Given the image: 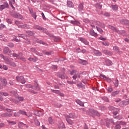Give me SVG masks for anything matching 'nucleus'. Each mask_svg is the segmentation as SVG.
Listing matches in <instances>:
<instances>
[{
	"label": "nucleus",
	"instance_id": "52",
	"mask_svg": "<svg viewBox=\"0 0 129 129\" xmlns=\"http://www.w3.org/2000/svg\"><path fill=\"white\" fill-rule=\"evenodd\" d=\"M67 83H68V84L73 85V84H76V82H74V81H67Z\"/></svg>",
	"mask_w": 129,
	"mask_h": 129
},
{
	"label": "nucleus",
	"instance_id": "62",
	"mask_svg": "<svg viewBox=\"0 0 129 129\" xmlns=\"http://www.w3.org/2000/svg\"><path fill=\"white\" fill-rule=\"evenodd\" d=\"M7 23H8V24H12L13 21H12V20L10 19H7Z\"/></svg>",
	"mask_w": 129,
	"mask_h": 129
},
{
	"label": "nucleus",
	"instance_id": "35",
	"mask_svg": "<svg viewBox=\"0 0 129 129\" xmlns=\"http://www.w3.org/2000/svg\"><path fill=\"white\" fill-rule=\"evenodd\" d=\"M120 23L121 24H122V25H127V20H124V19H122L120 21Z\"/></svg>",
	"mask_w": 129,
	"mask_h": 129
},
{
	"label": "nucleus",
	"instance_id": "18",
	"mask_svg": "<svg viewBox=\"0 0 129 129\" xmlns=\"http://www.w3.org/2000/svg\"><path fill=\"white\" fill-rule=\"evenodd\" d=\"M66 120L67 121V122H68V123H69V124H73V123H74V122H73V121H72V120L70 119V118H69V116H66Z\"/></svg>",
	"mask_w": 129,
	"mask_h": 129
},
{
	"label": "nucleus",
	"instance_id": "14",
	"mask_svg": "<svg viewBox=\"0 0 129 129\" xmlns=\"http://www.w3.org/2000/svg\"><path fill=\"white\" fill-rule=\"evenodd\" d=\"M80 40L82 42L84 43L85 45H89V42H88L86 39L85 38H83L82 37H81L80 38Z\"/></svg>",
	"mask_w": 129,
	"mask_h": 129
},
{
	"label": "nucleus",
	"instance_id": "7",
	"mask_svg": "<svg viewBox=\"0 0 129 129\" xmlns=\"http://www.w3.org/2000/svg\"><path fill=\"white\" fill-rule=\"evenodd\" d=\"M12 17H13V18H17L19 20H24V17H23L22 15L20 14L19 13H17L16 12H14L12 14Z\"/></svg>",
	"mask_w": 129,
	"mask_h": 129
},
{
	"label": "nucleus",
	"instance_id": "49",
	"mask_svg": "<svg viewBox=\"0 0 129 129\" xmlns=\"http://www.w3.org/2000/svg\"><path fill=\"white\" fill-rule=\"evenodd\" d=\"M51 92H53L54 93H56V94H59L60 93V91L56 90H51Z\"/></svg>",
	"mask_w": 129,
	"mask_h": 129
},
{
	"label": "nucleus",
	"instance_id": "32",
	"mask_svg": "<svg viewBox=\"0 0 129 129\" xmlns=\"http://www.w3.org/2000/svg\"><path fill=\"white\" fill-rule=\"evenodd\" d=\"M120 92V91L119 90H117L116 91L113 92L112 93V96H116V95H117V94H118Z\"/></svg>",
	"mask_w": 129,
	"mask_h": 129
},
{
	"label": "nucleus",
	"instance_id": "10",
	"mask_svg": "<svg viewBox=\"0 0 129 129\" xmlns=\"http://www.w3.org/2000/svg\"><path fill=\"white\" fill-rule=\"evenodd\" d=\"M100 78H101V79L106 80L109 83H110V82H111V80H110V79L107 78V77H106V76L104 75H100Z\"/></svg>",
	"mask_w": 129,
	"mask_h": 129
},
{
	"label": "nucleus",
	"instance_id": "23",
	"mask_svg": "<svg viewBox=\"0 0 129 129\" xmlns=\"http://www.w3.org/2000/svg\"><path fill=\"white\" fill-rule=\"evenodd\" d=\"M0 81L2 82L3 86H6L7 85V80L5 79H0Z\"/></svg>",
	"mask_w": 129,
	"mask_h": 129
},
{
	"label": "nucleus",
	"instance_id": "43",
	"mask_svg": "<svg viewBox=\"0 0 129 129\" xmlns=\"http://www.w3.org/2000/svg\"><path fill=\"white\" fill-rule=\"evenodd\" d=\"M71 24H73V25H79L80 23L78 21H71Z\"/></svg>",
	"mask_w": 129,
	"mask_h": 129
},
{
	"label": "nucleus",
	"instance_id": "19",
	"mask_svg": "<svg viewBox=\"0 0 129 129\" xmlns=\"http://www.w3.org/2000/svg\"><path fill=\"white\" fill-rule=\"evenodd\" d=\"M66 116H69V118H75V117L76 118V117H77V116H76L74 113H71L69 115Z\"/></svg>",
	"mask_w": 129,
	"mask_h": 129
},
{
	"label": "nucleus",
	"instance_id": "38",
	"mask_svg": "<svg viewBox=\"0 0 129 129\" xmlns=\"http://www.w3.org/2000/svg\"><path fill=\"white\" fill-rule=\"evenodd\" d=\"M48 122L50 124H53L54 121L53 119L51 117H49L48 118Z\"/></svg>",
	"mask_w": 129,
	"mask_h": 129
},
{
	"label": "nucleus",
	"instance_id": "50",
	"mask_svg": "<svg viewBox=\"0 0 129 129\" xmlns=\"http://www.w3.org/2000/svg\"><path fill=\"white\" fill-rule=\"evenodd\" d=\"M26 33L30 36H34L35 35V33L32 31H26Z\"/></svg>",
	"mask_w": 129,
	"mask_h": 129
},
{
	"label": "nucleus",
	"instance_id": "6",
	"mask_svg": "<svg viewBox=\"0 0 129 129\" xmlns=\"http://www.w3.org/2000/svg\"><path fill=\"white\" fill-rule=\"evenodd\" d=\"M16 80L17 82H21L22 84H25L26 83V80L25 79V78H24V76H17Z\"/></svg>",
	"mask_w": 129,
	"mask_h": 129
},
{
	"label": "nucleus",
	"instance_id": "20",
	"mask_svg": "<svg viewBox=\"0 0 129 129\" xmlns=\"http://www.w3.org/2000/svg\"><path fill=\"white\" fill-rule=\"evenodd\" d=\"M42 52L44 55H47L48 56H50V55H53V54H54V51H52L49 52H47L43 50Z\"/></svg>",
	"mask_w": 129,
	"mask_h": 129
},
{
	"label": "nucleus",
	"instance_id": "24",
	"mask_svg": "<svg viewBox=\"0 0 129 129\" xmlns=\"http://www.w3.org/2000/svg\"><path fill=\"white\" fill-rule=\"evenodd\" d=\"M113 50L114 51V52H116L117 53H120V51H119V48L117 46H114L113 47Z\"/></svg>",
	"mask_w": 129,
	"mask_h": 129
},
{
	"label": "nucleus",
	"instance_id": "58",
	"mask_svg": "<svg viewBox=\"0 0 129 129\" xmlns=\"http://www.w3.org/2000/svg\"><path fill=\"white\" fill-rule=\"evenodd\" d=\"M119 106H121V107H122L123 106H124V102L123 101H121V102H120L119 103Z\"/></svg>",
	"mask_w": 129,
	"mask_h": 129
},
{
	"label": "nucleus",
	"instance_id": "55",
	"mask_svg": "<svg viewBox=\"0 0 129 129\" xmlns=\"http://www.w3.org/2000/svg\"><path fill=\"white\" fill-rule=\"evenodd\" d=\"M124 102V105H127V104H129V101H128V99H126L125 101H123Z\"/></svg>",
	"mask_w": 129,
	"mask_h": 129
},
{
	"label": "nucleus",
	"instance_id": "13",
	"mask_svg": "<svg viewBox=\"0 0 129 129\" xmlns=\"http://www.w3.org/2000/svg\"><path fill=\"white\" fill-rule=\"evenodd\" d=\"M19 113H20V114H22L23 115H26V116H28V117L30 116H32V113H30L29 115H28L27 114V112L21 110H20L19 111Z\"/></svg>",
	"mask_w": 129,
	"mask_h": 129
},
{
	"label": "nucleus",
	"instance_id": "16",
	"mask_svg": "<svg viewBox=\"0 0 129 129\" xmlns=\"http://www.w3.org/2000/svg\"><path fill=\"white\" fill-rule=\"evenodd\" d=\"M34 114L37 116H42L43 113L41 111H34Z\"/></svg>",
	"mask_w": 129,
	"mask_h": 129
},
{
	"label": "nucleus",
	"instance_id": "48",
	"mask_svg": "<svg viewBox=\"0 0 129 129\" xmlns=\"http://www.w3.org/2000/svg\"><path fill=\"white\" fill-rule=\"evenodd\" d=\"M114 118H116V119H121L122 118V115H119L118 116H114Z\"/></svg>",
	"mask_w": 129,
	"mask_h": 129
},
{
	"label": "nucleus",
	"instance_id": "3",
	"mask_svg": "<svg viewBox=\"0 0 129 129\" xmlns=\"http://www.w3.org/2000/svg\"><path fill=\"white\" fill-rule=\"evenodd\" d=\"M107 121H110V122H112V123H113L114 124V121L113 120V119H104L102 120L101 121V124H106V126L107 127H109L110 126V123Z\"/></svg>",
	"mask_w": 129,
	"mask_h": 129
},
{
	"label": "nucleus",
	"instance_id": "44",
	"mask_svg": "<svg viewBox=\"0 0 129 129\" xmlns=\"http://www.w3.org/2000/svg\"><path fill=\"white\" fill-rule=\"evenodd\" d=\"M18 36L20 38H22L23 39H25V40H26L27 37H28L24 34H19Z\"/></svg>",
	"mask_w": 129,
	"mask_h": 129
},
{
	"label": "nucleus",
	"instance_id": "22",
	"mask_svg": "<svg viewBox=\"0 0 129 129\" xmlns=\"http://www.w3.org/2000/svg\"><path fill=\"white\" fill-rule=\"evenodd\" d=\"M94 53L95 54V55H96V56H101V55H102L101 52L97 50H94Z\"/></svg>",
	"mask_w": 129,
	"mask_h": 129
},
{
	"label": "nucleus",
	"instance_id": "26",
	"mask_svg": "<svg viewBox=\"0 0 129 129\" xmlns=\"http://www.w3.org/2000/svg\"><path fill=\"white\" fill-rule=\"evenodd\" d=\"M90 35H91V36H93V37H97V36H98V34L95 33L94 32V30H91L90 32Z\"/></svg>",
	"mask_w": 129,
	"mask_h": 129
},
{
	"label": "nucleus",
	"instance_id": "5",
	"mask_svg": "<svg viewBox=\"0 0 129 129\" xmlns=\"http://www.w3.org/2000/svg\"><path fill=\"white\" fill-rule=\"evenodd\" d=\"M11 101H12V102H14V103H16V104H20L21 103L20 101H23L24 100V98L22 97H19L17 98H16V100H15V99H11Z\"/></svg>",
	"mask_w": 129,
	"mask_h": 129
},
{
	"label": "nucleus",
	"instance_id": "34",
	"mask_svg": "<svg viewBox=\"0 0 129 129\" xmlns=\"http://www.w3.org/2000/svg\"><path fill=\"white\" fill-rule=\"evenodd\" d=\"M19 28H22V29H29V25L24 24L19 26Z\"/></svg>",
	"mask_w": 129,
	"mask_h": 129
},
{
	"label": "nucleus",
	"instance_id": "46",
	"mask_svg": "<svg viewBox=\"0 0 129 129\" xmlns=\"http://www.w3.org/2000/svg\"><path fill=\"white\" fill-rule=\"evenodd\" d=\"M96 28L97 29V31L100 33V34H102L103 33V30L101 28H98L97 26H96Z\"/></svg>",
	"mask_w": 129,
	"mask_h": 129
},
{
	"label": "nucleus",
	"instance_id": "2",
	"mask_svg": "<svg viewBox=\"0 0 129 129\" xmlns=\"http://www.w3.org/2000/svg\"><path fill=\"white\" fill-rule=\"evenodd\" d=\"M108 28L109 29H110L111 30L113 31V32H115V33H118V34H120L122 36H125L126 34L124 30L119 31L115 27L111 25H108Z\"/></svg>",
	"mask_w": 129,
	"mask_h": 129
},
{
	"label": "nucleus",
	"instance_id": "31",
	"mask_svg": "<svg viewBox=\"0 0 129 129\" xmlns=\"http://www.w3.org/2000/svg\"><path fill=\"white\" fill-rule=\"evenodd\" d=\"M76 102L78 104H79V105H80L81 106H84V103H83V102L80 100H77Z\"/></svg>",
	"mask_w": 129,
	"mask_h": 129
},
{
	"label": "nucleus",
	"instance_id": "40",
	"mask_svg": "<svg viewBox=\"0 0 129 129\" xmlns=\"http://www.w3.org/2000/svg\"><path fill=\"white\" fill-rule=\"evenodd\" d=\"M106 63L107 66H110L111 65H112V62H111V61L109 60H106Z\"/></svg>",
	"mask_w": 129,
	"mask_h": 129
},
{
	"label": "nucleus",
	"instance_id": "64",
	"mask_svg": "<svg viewBox=\"0 0 129 129\" xmlns=\"http://www.w3.org/2000/svg\"><path fill=\"white\" fill-rule=\"evenodd\" d=\"M96 7L97 8V9H101L102 6L101 5H100V4H97V5L96 6Z\"/></svg>",
	"mask_w": 129,
	"mask_h": 129
},
{
	"label": "nucleus",
	"instance_id": "17",
	"mask_svg": "<svg viewBox=\"0 0 129 129\" xmlns=\"http://www.w3.org/2000/svg\"><path fill=\"white\" fill-rule=\"evenodd\" d=\"M34 29H36V30H38L39 31H44V28L39 26V25H35L33 27Z\"/></svg>",
	"mask_w": 129,
	"mask_h": 129
},
{
	"label": "nucleus",
	"instance_id": "33",
	"mask_svg": "<svg viewBox=\"0 0 129 129\" xmlns=\"http://www.w3.org/2000/svg\"><path fill=\"white\" fill-rule=\"evenodd\" d=\"M77 86H78V87H79L80 88H82L83 89H85V86L84 85L82 84V83H81L78 84L77 85Z\"/></svg>",
	"mask_w": 129,
	"mask_h": 129
},
{
	"label": "nucleus",
	"instance_id": "1",
	"mask_svg": "<svg viewBox=\"0 0 129 129\" xmlns=\"http://www.w3.org/2000/svg\"><path fill=\"white\" fill-rule=\"evenodd\" d=\"M25 86L27 88H29L28 91H29V92L33 93L34 94H37V93H38L37 91L40 90V87H39V84L37 81H35L34 86L31 84H26Z\"/></svg>",
	"mask_w": 129,
	"mask_h": 129
},
{
	"label": "nucleus",
	"instance_id": "60",
	"mask_svg": "<svg viewBox=\"0 0 129 129\" xmlns=\"http://www.w3.org/2000/svg\"><path fill=\"white\" fill-rule=\"evenodd\" d=\"M10 65L11 66H13V67H16L17 65L16 64V63H15V62L11 61L10 62Z\"/></svg>",
	"mask_w": 129,
	"mask_h": 129
},
{
	"label": "nucleus",
	"instance_id": "15",
	"mask_svg": "<svg viewBox=\"0 0 129 129\" xmlns=\"http://www.w3.org/2000/svg\"><path fill=\"white\" fill-rule=\"evenodd\" d=\"M79 63H80V64H81L82 65H87V64H88L87 61L80 59H79Z\"/></svg>",
	"mask_w": 129,
	"mask_h": 129
},
{
	"label": "nucleus",
	"instance_id": "29",
	"mask_svg": "<svg viewBox=\"0 0 129 129\" xmlns=\"http://www.w3.org/2000/svg\"><path fill=\"white\" fill-rule=\"evenodd\" d=\"M56 75L61 79H65V76L64 75L61 74L59 73H57Z\"/></svg>",
	"mask_w": 129,
	"mask_h": 129
},
{
	"label": "nucleus",
	"instance_id": "51",
	"mask_svg": "<svg viewBox=\"0 0 129 129\" xmlns=\"http://www.w3.org/2000/svg\"><path fill=\"white\" fill-rule=\"evenodd\" d=\"M31 50L32 52H33V53H35V54H36V55H39V54L38 53V51L37 50H36V49H35L34 48H31Z\"/></svg>",
	"mask_w": 129,
	"mask_h": 129
},
{
	"label": "nucleus",
	"instance_id": "11",
	"mask_svg": "<svg viewBox=\"0 0 129 129\" xmlns=\"http://www.w3.org/2000/svg\"><path fill=\"white\" fill-rule=\"evenodd\" d=\"M58 127L59 129H66L65 124H64V123H63V122H58Z\"/></svg>",
	"mask_w": 129,
	"mask_h": 129
},
{
	"label": "nucleus",
	"instance_id": "28",
	"mask_svg": "<svg viewBox=\"0 0 129 129\" xmlns=\"http://www.w3.org/2000/svg\"><path fill=\"white\" fill-rule=\"evenodd\" d=\"M12 56H13V57H16V58H20V57H22V53H20L19 54L16 53H14L13 54H12Z\"/></svg>",
	"mask_w": 129,
	"mask_h": 129
},
{
	"label": "nucleus",
	"instance_id": "47",
	"mask_svg": "<svg viewBox=\"0 0 129 129\" xmlns=\"http://www.w3.org/2000/svg\"><path fill=\"white\" fill-rule=\"evenodd\" d=\"M117 123H119V124H120L121 125H126V122L122 121H120L117 122Z\"/></svg>",
	"mask_w": 129,
	"mask_h": 129
},
{
	"label": "nucleus",
	"instance_id": "36",
	"mask_svg": "<svg viewBox=\"0 0 129 129\" xmlns=\"http://www.w3.org/2000/svg\"><path fill=\"white\" fill-rule=\"evenodd\" d=\"M9 51H10L9 47H6L3 50V53L4 54H8V53H9Z\"/></svg>",
	"mask_w": 129,
	"mask_h": 129
},
{
	"label": "nucleus",
	"instance_id": "37",
	"mask_svg": "<svg viewBox=\"0 0 129 129\" xmlns=\"http://www.w3.org/2000/svg\"><path fill=\"white\" fill-rule=\"evenodd\" d=\"M15 0H10L9 2V4H10V5L13 9H15V7H14V6L13 5L15 4Z\"/></svg>",
	"mask_w": 129,
	"mask_h": 129
},
{
	"label": "nucleus",
	"instance_id": "9",
	"mask_svg": "<svg viewBox=\"0 0 129 129\" xmlns=\"http://www.w3.org/2000/svg\"><path fill=\"white\" fill-rule=\"evenodd\" d=\"M101 23L99 21H95L93 23V24L91 25L92 28H93V29H95V25L98 26V27H100V24Z\"/></svg>",
	"mask_w": 129,
	"mask_h": 129
},
{
	"label": "nucleus",
	"instance_id": "41",
	"mask_svg": "<svg viewBox=\"0 0 129 129\" xmlns=\"http://www.w3.org/2000/svg\"><path fill=\"white\" fill-rule=\"evenodd\" d=\"M83 3H81L79 5V11H80L81 12V11H83Z\"/></svg>",
	"mask_w": 129,
	"mask_h": 129
},
{
	"label": "nucleus",
	"instance_id": "45",
	"mask_svg": "<svg viewBox=\"0 0 129 129\" xmlns=\"http://www.w3.org/2000/svg\"><path fill=\"white\" fill-rule=\"evenodd\" d=\"M18 125L20 128H22V126H25V125H26V124L22 122H19L18 123Z\"/></svg>",
	"mask_w": 129,
	"mask_h": 129
},
{
	"label": "nucleus",
	"instance_id": "61",
	"mask_svg": "<svg viewBox=\"0 0 129 129\" xmlns=\"http://www.w3.org/2000/svg\"><path fill=\"white\" fill-rule=\"evenodd\" d=\"M102 44L104 46H109V44L107 42H102Z\"/></svg>",
	"mask_w": 129,
	"mask_h": 129
},
{
	"label": "nucleus",
	"instance_id": "59",
	"mask_svg": "<svg viewBox=\"0 0 129 129\" xmlns=\"http://www.w3.org/2000/svg\"><path fill=\"white\" fill-rule=\"evenodd\" d=\"M114 85L116 87H117L118 86V80H116L114 82Z\"/></svg>",
	"mask_w": 129,
	"mask_h": 129
},
{
	"label": "nucleus",
	"instance_id": "8",
	"mask_svg": "<svg viewBox=\"0 0 129 129\" xmlns=\"http://www.w3.org/2000/svg\"><path fill=\"white\" fill-rule=\"evenodd\" d=\"M9 4L8 3H5L3 5H0V11H3L5 9H8Z\"/></svg>",
	"mask_w": 129,
	"mask_h": 129
},
{
	"label": "nucleus",
	"instance_id": "25",
	"mask_svg": "<svg viewBox=\"0 0 129 129\" xmlns=\"http://www.w3.org/2000/svg\"><path fill=\"white\" fill-rule=\"evenodd\" d=\"M67 5L69 8H73L74 7V5L73 4V3H72V2L71 1H68Z\"/></svg>",
	"mask_w": 129,
	"mask_h": 129
},
{
	"label": "nucleus",
	"instance_id": "54",
	"mask_svg": "<svg viewBox=\"0 0 129 129\" xmlns=\"http://www.w3.org/2000/svg\"><path fill=\"white\" fill-rule=\"evenodd\" d=\"M32 17L35 19V20H36L37 19V15H36V13L34 12L33 13L31 14Z\"/></svg>",
	"mask_w": 129,
	"mask_h": 129
},
{
	"label": "nucleus",
	"instance_id": "12",
	"mask_svg": "<svg viewBox=\"0 0 129 129\" xmlns=\"http://www.w3.org/2000/svg\"><path fill=\"white\" fill-rule=\"evenodd\" d=\"M90 111L91 113L93 114V115H97V116H100V114L97 111L91 109L90 110Z\"/></svg>",
	"mask_w": 129,
	"mask_h": 129
},
{
	"label": "nucleus",
	"instance_id": "53",
	"mask_svg": "<svg viewBox=\"0 0 129 129\" xmlns=\"http://www.w3.org/2000/svg\"><path fill=\"white\" fill-rule=\"evenodd\" d=\"M121 128V126L119 125V124H116L115 126V129H120Z\"/></svg>",
	"mask_w": 129,
	"mask_h": 129
},
{
	"label": "nucleus",
	"instance_id": "42",
	"mask_svg": "<svg viewBox=\"0 0 129 129\" xmlns=\"http://www.w3.org/2000/svg\"><path fill=\"white\" fill-rule=\"evenodd\" d=\"M8 122H9V124H11V125H15V124H17V122L14 121L8 120Z\"/></svg>",
	"mask_w": 129,
	"mask_h": 129
},
{
	"label": "nucleus",
	"instance_id": "56",
	"mask_svg": "<svg viewBox=\"0 0 129 129\" xmlns=\"http://www.w3.org/2000/svg\"><path fill=\"white\" fill-rule=\"evenodd\" d=\"M1 93H2V95H3V96H9V93L7 92H1Z\"/></svg>",
	"mask_w": 129,
	"mask_h": 129
},
{
	"label": "nucleus",
	"instance_id": "21",
	"mask_svg": "<svg viewBox=\"0 0 129 129\" xmlns=\"http://www.w3.org/2000/svg\"><path fill=\"white\" fill-rule=\"evenodd\" d=\"M12 115H13L12 113H4L2 114V116H3V117H11Z\"/></svg>",
	"mask_w": 129,
	"mask_h": 129
},
{
	"label": "nucleus",
	"instance_id": "63",
	"mask_svg": "<svg viewBox=\"0 0 129 129\" xmlns=\"http://www.w3.org/2000/svg\"><path fill=\"white\" fill-rule=\"evenodd\" d=\"M5 27L6 26L3 24H0V30H3V29H4V28H5Z\"/></svg>",
	"mask_w": 129,
	"mask_h": 129
},
{
	"label": "nucleus",
	"instance_id": "30",
	"mask_svg": "<svg viewBox=\"0 0 129 129\" xmlns=\"http://www.w3.org/2000/svg\"><path fill=\"white\" fill-rule=\"evenodd\" d=\"M28 60L29 61H33V62H37V61H38V58H37V57H34V58L29 57L28 58Z\"/></svg>",
	"mask_w": 129,
	"mask_h": 129
},
{
	"label": "nucleus",
	"instance_id": "57",
	"mask_svg": "<svg viewBox=\"0 0 129 129\" xmlns=\"http://www.w3.org/2000/svg\"><path fill=\"white\" fill-rule=\"evenodd\" d=\"M106 54L107 55H109V56H111V55H112L113 53H112V52L107 50V53Z\"/></svg>",
	"mask_w": 129,
	"mask_h": 129
},
{
	"label": "nucleus",
	"instance_id": "39",
	"mask_svg": "<svg viewBox=\"0 0 129 129\" xmlns=\"http://www.w3.org/2000/svg\"><path fill=\"white\" fill-rule=\"evenodd\" d=\"M111 7L113 11H117L118 10V6L117 5H112Z\"/></svg>",
	"mask_w": 129,
	"mask_h": 129
},
{
	"label": "nucleus",
	"instance_id": "27",
	"mask_svg": "<svg viewBox=\"0 0 129 129\" xmlns=\"http://www.w3.org/2000/svg\"><path fill=\"white\" fill-rule=\"evenodd\" d=\"M109 109H110L111 110H113V111H119V109L118 108H115L113 106H110L109 107Z\"/></svg>",
	"mask_w": 129,
	"mask_h": 129
},
{
	"label": "nucleus",
	"instance_id": "4",
	"mask_svg": "<svg viewBox=\"0 0 129 129\" xmlns=\"http://www.w3.org/2000/svg\"><path fill=\"white\" fill-rule=\"evenodd\" d=\"M76 73H77V71L75 70H73L72 72H70V74L71 75H74L73 76V79H74V80H76V78H77V77L78 78H80V74H76Z\"/></svg>",
	"mask_w": 129,
	"mask_h": 129
}]
</instances>
